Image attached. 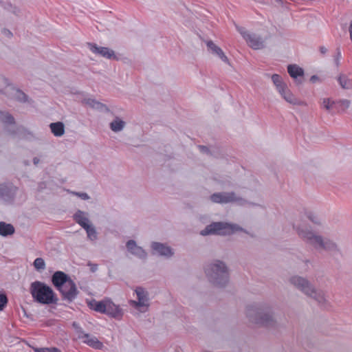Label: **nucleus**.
<instances>
[{"label":"nucleus","instance_id":"nucleus-1","mask_svg":"<svg viewBox=\"0 0 352 352\" xmlns=\"http://www.w3.org/2000/svg\"><path fill=\"white\" fill-rule=\"evenodd\" d=\"M249 322L259 327L272 328L276 326L273 308L267 304L250 305L245 311Z\"/></svg>","mask_w":352,"mask_h":352},{"label":"nucleus","instance_id":"nucleus-2","mask_svg":"<svg viewBox=\"0 0 352 352\" xmlns=\"http://www.w3.org/2000/svg\"><path fill=\"white\" fill-rule=\"evenodd\" d=\"M288 281L303 294L315 300L319 305L326 307L329 305L324 292L316 289L307 278L294 275L289 277Z\"/></svg>","mask_w":352,"mask_h":352},{"label":"nucleus","instance_id":"nucleus-3","mask_svg":"<svg viewBox=\"0 0 352 352\" xmlns=\"http://www.w3.org/2000/svg\"><path fill=\"white\" fill-rule=\"evenodd\" d=\"M298 236L307 243L315 248H320L328 252H340L338 245L333 241L323 238L320 235L316 234L312 230L307 228H301L294 226Z\"/></svg>","mask_w":352,"mask_h":352},{"label":"nucleus","instance_id":"nucleus-4","mask_svg":"<svg viewBox=\"0 0 352 352\" xmlns=\"http://www.w3.org/2000/svg\"><path fill=\"white\" fill-rule=\"evenodd\" d=\"M52 283L60 293L62 298L69 302H72L78 294L76 283L62 271H56L53 274Z\"/></svg>","mask_w":352,"mask_h":352},{"label":"nucleus","instance_id":"nucleus-5","mask_svg":"<svg viewBox=\"0 0 352 352\" xmlns=\"http://www.w3.org/2000/svg\"><path fill=\"white\" fill-rule=\"evenodd\" d=\"M30 291L34 301L40 304H56L58 300L53 289L45 283L38 280L31 283Z\"/></svg>","mask_w":352,"mask_h":352},{"label":"nucleus","instance_id":"nucleus-6","mask_svg":"<svg viewBox=\"0 0 352 352\" xmlns=\"http://www.w3.org/2000/svg\"><path fill=\"white\" fill-rule=\"evenodd\" d=\"M237 31L246 41L249 47L253 50H261L265 47V40L255 33H250L243 27L236 26Z\"/></svg>","mask_w":352,"mask_h":352},{"label":"nucleus","instance_id":"nucleus-7","mask_svg":"<svg viewBox=\"0 0 352 352\" xmlns=\"http://www.w3.org/2000/svg\"><path fill=\"white\" fill-rule=\"evenodd\" d=\"M3 80L6 85L7 87L3 89H0V93L6 95L9 98L15 100L19 102L25 103L28 101V96L20 89L16 88L10 83L7 78L3 77Z\"/></svg>","mask_w":352,"mask_h":352},{"label":"nucleus","instance_id":"nucleus-8","mask_svg":"<svg viewBox=\"0 0 352 352\" xmlns=\"http://www.w3.org/2000/svg\"><path fill=\"white\" fill-rule=\"evenodd\" d=\"M18 187L12 182H3L0 184V199L8 204L14 202Z\"/></svg>","mask_w":352,"mask_h":352},{"label":"nucleus","instance_id":"nucleus-9","mask_svg":"<svg viewBox=\"0 0 352 352\" xmlns=\"http://www.w3.org/2000/svg\"><path fill=\"white\" fill-rule=\"evenodd\" d=\"M205 273L208 280L214 285L220 284V261L215 260L207 264Z\"/></svg>","mask_w":352,"mask_h":352},{"label":"nucleus","instance_id":"nucleus-10","mask_svg":"<svg viewBox=\"0 0 352 352\" xmlns=\"http://www.w3.org/2000/svg\"><path fill=\"white\" fill-rule=\"evenodd\" d=\"M87 46L91 52L104 58L114 60H120V58L116 54L115 52L109 47H99L94 43H87Z\"/></svg>","mask_w":352,"mask_h":352},{"label":"nucleus","instance_id":"nucleus-11","mask_svg":"<svg viewBox=\"0 0 352 352\" xmlns=\"http://www.w3.org/2000/svg\"><path fill=\"white\" fill-rule=\"evenodd\" d=\"M151 248L153 254H157L166 258H170L174 254L173 250L165 243L152 242Z\"/></svg>","mask_w":352,"mask_h":352},{"label":"nucleus","instance_id":"nucleus-12","mask_svg":"<svg viewBox=\"0 0 352 352\" xmlns=\"http://www.w3.org/2000/svg\"><path fill=\"white\" fill-rule=\"evenodd\" d=\"M236 203L239 206H244L248 202L243 198L238 197L234 192H221V204L222 203Z\"/></svg>","mask_w":352,"mask_h":352},{"label":"nucleus","instance_id":"nucleus-13","mask_svg":"<svg viewBox=\"0 0 352 352\" xmlns=\"http://www.w3.org/2000/svg\"><path fill=\"white\" fill-rule=\"evenodd\" d=\"M126 247L129 252L140 258L144 259L147 256V253L145 250L142 248L138 246L134 240L128 241L126 242Z\"/></svg>","mask_w":352,"mask_h":352},{"label":"nucleus","instance_id":"nucleus-14","mask_svg":"<svg viewBox=\"0 0 352 352\" xmlns=\"http://www.w3.org/2000/svg\"><path fill=\"white\" fill-rule=\"evenodd\" d=\"M106 306L107 311L104 312V314H107L116 319H121L123 313L122 309L119 307V306L116 305L109 299H107Z\"/></svg>","mask_w":352,"mask_h":352},{"label":"nucleus","instance_id":"nucleus-15","mask_svg":"<svg viewBox=\"0 0 352 352\" xmlns=\"http://www.w3.org/2000/svg\"><path fill=\"white\" fill-rule=\"evenodd\" d=\"M287 72L289 76L296 80L297 84H301V79L304 76V70L297 65H289L287 66Z\"/></svg>","mask_w":352,"mask_h":352},{"label":"nucleus","instance_id":"nucleus-16","mask_svg":"<svg viewBox=\"0 0 352 352\" xmlns=\"http://www.w3.org/2000/svg\"><path fill=\"white\" fill-rule=\"evenodd\" d=\"M138 301H133L136 307H148V292L142 287H138L135 289Z\"/></svg>","mask_w":352,"mask_h":352},{"label":"nucleus","instance_id":"nucleus-17","mask_svg":"<svg viewBox=\"0 0 352 352\" xmlns=\"http://www.w3.org/2000/svg\"><path fill=\"white\" fill-rule=\"evenodd\" d=\"M239 231L248 233V232L237 224L221 222V235H230Z\"/></svg>","mask_w":352,"mask_h":352},{"label":"nucleus","instance_id":"nucleus-18","mask_svg":"<svg viewBox=\"0 0 352 352\" xmlns=\"http://www.w3.org/2000/svg\"><path fill=\"white\" fill-rule=\"evenodd\" d=\"M278 93L287 102L290 104L298 105L302 104V102L295 97V96L291 92L287 86H285L284 88H281Z\"/></svg>","mask_w":352,"mask_h":352},{"label":"nucleus","instance_id":"nucleus-19","mask_svg":"<svg viewBox=\"0 0 352 352\" xmlns=\"http://www.w3.org/2000/svg\"><path fill=\"white\" fill-rule=\"evenodd\" d=\"M107 299H104L101 301H97L95 299H92L87 302V305L89 309L94 310L96 312L104 314V312L107 311Z\"/></svg>","mask_w":352,"mask_h":352},{"label":"nucleus","instance_id":"nucleus-20","mask_svg":"<svg viewBox=\"0 0 352 352\" xmlns=\"http://www.w3.org/2000/svg\"><path fill=\"white\" fill-rule=\"evenodd\" d=\"M78 332L81 333V331H78ZM82 336H79V338H82L83 342L85 343H86L87 344H88L89 346H90L94 349H100L102 348V343L101 342H100L97 339V338H96L94 336H91L88 333H84L83 332H82Z\"/></svg>","mask_w":352,"mask_h":352},{"label":"nucleus","instance_id":"nucleus-21","mask_svg":"<svg viewBox=\"0 0 352 352\" xmlns=\"http://www.w3.org/2000/svg\"><path fill=\"white\" fill-rule=\"evenodd\" d=\"M199 234L201 236L219 235L220 234V222H213L207 226L204 230H201Z\"/></svg>","mask_w":352,"mask_h":352},{"label":"nucleus","instance_id":"nucleus-22","mask_svg":"<svg viewBox=\"0 0 352 352\" xmlns=\"http://www.w3.org/2000/svg\"><path fill=\"white\" fill-rule=\"evenodd\" d=\"M87 214L82 210H77L74 214V221L78 223L82 228H88L89 220L87 218Z\"/></svg>","mask_w":352,"mask_h":352},{"label":"nucleus","instance_id":"nucleus-23","mask_svg":"<svg viewBox=\"0 0 352 352\" xmlns=\"http://www.w3.org/2000/svg\"><path fill=\"white\" fill-rule=\"evenodd\" d=\"M83 102L92 109H95L99 111H109V109L107 107V106L99 101L96 100L95 99L92 98H85L83 100Z\"/></svg>","mask_w":352,"mask_h":352},{"label":"nucleus","instance_id":"nucleus-24","mask_svg":"<svg viewBox=\"0 0 352 352\" xmlns=\"http://www.w3.org/2000/svg\"><path fill=\"white\" fill-rule=\"evenodd\" d=\"M50 128L54 136L60 137L65 133V125L62 122H52Z\"/></svg>","mask_w":352,"mask_h":352},{"label":"nucleus","instance_id":"nucleus-25","mask_svg":"<svg viewBox=\"0 0 352 352\" xmlns=\"http://www.w3.org/2000/svg\"><path fill=\"white\" fill-rule=\"evenodd\" d=\"M14 231V228L12 224L3 221L0 222V235L7 236L13 234Z\"/></svg>","mask_w":352,"mask_h":352},{"label":"nucleus","instance_id":"nucleus-26","mask_svg":"<svg viewBox=\"0 0 352 352\" xmlns=\"http://www.w3.org/2000/svg\"><path fill=\"white\" fill-rule=\"evenodd\" d=\"M0 122L4 124H15L14 118L8 111L0 110Z\"/></svg>","mask_w":352,"mask_h":352},{"label":"nucleus","instance_id":"nucleus-27","mask_svg":"<svg viewBox=\"0 0 352 352\" xmlns=\"http://www.w3.org/2000/svg\"><path fill=\"white\" fill-rule=\"evenodd\" d=\"M125 126V122L116 118L110 123V129L114 132H118L123 129Z\"/></svg>","mask_w":352,"mask_h":352},{"label":"nucleus","instance_id":"nucleus-28","mask_svg":"<svg viewBox=\"0 0 352 352\" xmlns=\"http://www.w3.org/2000/svg\"><path fill=\"white\" fill-rule=\"evenodd\" d=\"M221 287L226 286L229 282V272L228 267L221 261Z\"/></svg>","mask_w":352,"mask_h":352},{"label":"nucleus","instance_id":"nucleus-29","mask_svg":"<svg viewBox=\"0 0 352 352\" xmlns=\"http://www.w3.org/2000/svg\"><path fill=\"white\" fill-rule=\"evenodd\" d=\"M271 78L278 91H279L281 88H284L285 86H287V85L283 82L282 78L280 75L274 74L272 76Z\"/></svg>","mask_w":352,"mask_h":352},{"label":"nucleus","instance_id":"nucleus-30","mask_svg":"<svg viewBox=\"0 0 352 352\" xmlns=\"http://www.w3.org/2000/svg\"><path fill=\"white\" fill-rule=\"evenodd\" d=\"M338 80L339 84L343 89H349L351 86V80L350 79L345 75H340Z\"/></svg>","mask_w":352,"mask_h":352},{"label":"nucleus","instance_id":"nucleus-31","mask_svg":"<svg viewBox=\"0 0 352 352\" xmlns=\"http://www.w3.org/2000/svg\"><path fill=\"white\" fill-rule=\"evenodd\" d=\"M206 43L208 51H210L214 54L220 55V47L216 45L212 41H208Z\"/></svg>","mask_w":352,"mask_h":352},{"label":"nucleus","instance_id":"nucleus-32","mask_svg":"<svg viewBox=\"0 0 352 352\" xmlns=\"http://www.w3.org/2000/svg\"><path fill=\"white\" fill-rule=\"evenodd\" d=\"M87 234V237L91 240H95L97 239V232L94 226L88 225V228H84Z\"/></svg>","mask_w":352,"mask_h":352},{"label":"nucleus","instance_id":"nucleus-33","mask_svg":"<svg viewBox=\"0 0 352 352\" xmlns=\"http://www.w3.org/2000/svg\"><path fill=\"white\" fill-rule=\"evenodd\" d=\"M33 265L37 271L43 270L45 268V263L42 258H36L34 260Z\"/></svg>","mask_w":352,"mask_h":352},{"label":"nucleus","instance_id":"nucleus-34","mask_svg":"<svg viewBox=\"0 0 352 352\" xmlns=\"http://www.w3.org/2000/svg\"><path fill=\"white\" fill-rule=\"evenodd\" d=\"M8 298L5 294H0V311H2L8 303Z\"/></svg>","mask_w":352,"mask_h":352},{"label":"nucleus","instance_id":"nucleus-35","mask_svg":"<svg viewBox=\"0 0 352 352\" xmlns=\"http://www.w3.org/2000/svg\"><path fill=\"white\" fill-rule=\"evenodd\" d=\"M35 352H61L60 349L51 347V348H37L34 349Z\"/></svg>","mask_w":352,"mask_h":352},{"label":"nucleus","instance_id":"nucleus-36","mask_svg":"<svg viewBox=\"0 0 352 352\" xmlns=\"http://www.w3.org/2000/svg\"><path fill=\"white\" fill-rule=\"evenodd\" d=\"M334 103V101H331L329 98H325L323 100L324 107L328 111L332 108Z\"/></svg>","mask_w":352,"mask_h":352},{"label":"nucleus","instance_id":"nucleus-37","mask_svg":"<svg viewBox=\"0 0 352 352\" xmlns=\"http://www.w3.org/2000/svg\"><path fill=\"white\" fill-rule=\"evenodd\" d=\"M0 6L6 10L11 12L12 8H13V5L10 2H4L3 1H0Z\"/></svg>","mask_w":352,"mask_h":352},{"label":"nucleus","instance_id":"nucleus-38","mask_svg":"<svg viewBox=\"0 0 352 352\" xmlns=\"http://www.w3.org/2000/svg\"><path fill=\"white\" fill-rule=\"evenodd\" d=\"M341 52L339 47L336 49V54L334 56V62L337 67L340 65V59L341 58Z\"/></svg>","mask_w":352,"mask_h":352},{"label":"nucleus","instance_id":"nucleus-39","mask_svg":"<svg viewBox=\"0 0 352 352\" xmlns=\"http://www.w3.org/2000/svg\"><path fill=\"white\" fill-rule=\"evenodd\" d=\"M211 200L215 203H220V192L214 193L210 197Z\"/></svg>","mask_w":352,"mask_h":352},{"label":"nucleus","instance_id":"nucleus-40","mask_svg":"<svg viewBox=\"0 0 352 352\" xmlns=\"http://www.w3.org/2000/svg\"><path fill=\"white\" fill-rule=\"evenodd\" d=\"M74 193L83 200H87L90 198L89 196L88 195V194L86 192H74Z\"/></svg>","mask_w":352,"mask_h":352},{"label":"nucleus","instance_id":"nucleus-41","mask_svg":"<svg viewBox=\"0 0 352 352\" xmlns=\"http://www.w3.org/2000/svg\"><path fill=\"white\" fill-rule=\"evenodd\" d=\"M2 34L8 38H12L13 36L12 32L7 28H3L2 30Z\"/></svg>","mask_w":352,"mask_h":352},{"label":"nucleus","instance_id":"nucleus-42","mask_svg":"<svg viewBox=\"0 0 352 352\" xmlns=\"http://www.w3.org/2000/svg\"><path fill=\"white\" fill-rule=\"evenodd\" d=\"M11 12L14 15L19 16L21 14V10L17 6L13 5V8H12Z\"/></svg>","mask_w":352,"mask_h":352},{"label":"nucleus","instance_id":"nucleus-43","mask_svg":"<svg viewBox=\"0 0 352 352\" xmlns=\"http://www.w3.org/2000/svg\"><path fill=\"white\" fill-rule=\"evenodd\" d=\"M87 265L90 267V270H91V272H95L98 270V265L97 264L89 262L87 263Z\"/></svg>","mask_w":352,"mask_h":352},{"label":"nucleus","instance_id":"nucleus-44","mask_svg":"<svg viewBox=\"0 0 352 352\" xmlns=\"http://www.w3.org/2000/svg\"><path fill=\"white\" fill-rule=\"evenodd\" d=\"M341 105L344 106L345 108H348L350 105V101L346 99L340 100L338 102Z\"/></svg>","mask_w":352,"mask_h":352},{"label":"nucleus","instance_id":"nucleus-45","mask_svg":"<svg viewBox=\"0 0 352 352\" xmlns=\"http://www.w3.org/2000/svg\"><path fill=\"white\" fill-rule=\"evenodd\" d=\"M198 147L199 148V151L201 153H206V154H208L210 153L208 148L206 146L199 145V146H198Z\"/></svg>","mask_w":352,"mask_h":352},{"label":"nucleus","instance_id":"nucleus-46","mask_svg":"<svg viewBox=\"0 0 352 352\" xmlns=\"http://www.w3.org/2000/svg\"><path fill=\"white\" fill-rule=\"evenodd\" d=\"M221 61H223L226 63H228L230 65L229 60L228 57L223 54V52L221 51Z\"/></svg>","mask_w":352,"mask_h":352},{"label":"nucleus","instance_id":"nucleus-47","mask_svg":"<svg viewBox=\"0 0 352 352\" xmlns=\"http://www.w3.org/2000/svg\"><path fill=\"white\" fill-rule=\"evenodd\" d=\"M349 32L350 39L352 42V20L351 21L349 26Z\"/></svg>","mask_w":352,"mask_h":352},{"label":"nucleus","instance_id":"nucleus-48","mask_svg":"<svg viewBox=\"0 0 352 352\" xmlns=\"http://www.w3.org/2000/svg\"><path fill=\"white\" fill-rule=\"evenodd\" d=\"M319 80V78L318 76L316 75H313L311 78H310V81L313 83L316 82L317 80Z\"/></svg>","mask_w":352,"mask_h":352},{"label":"nucleus","instance_id":"nucleus-49","mask_svg":"<svg viewBox=\"0 0 352 352\" xmlns=\"http://www.w3.org/2000/svg\"><path fill=\"white\" fill-rule=\"evenodd\" d=\"M319 50H320V53L322 54H326L327 52V49L324 46L320 47Z\"/></svg>","mask_w":352,"mask_h":352},{"label":"nucleus","instance_id":"nucleus-50","mask_svg":"<svg viewBox=\"0 0 352 352\" xmlns=\"http://www.w3.org/2000/svg\"><path fill=\"white\" fill-rule=\"evenodd\" d=\"M308 218H309V219L312 222H314V223H318V221H316V220L315 219L316 218L314 217V215H313V214H309V215L308 216Z\"/></svg>","mask_w":352,"mask_h":352},{"label":"nucleus","instance_id":"nucleus-51","mask_svg":"<svg viewBox=\"0 0 352 352\" xmlns=\"http://www.w3.org/2000/svg\"><path fill=\"white\" fill-rule=\"evenodd\" d=\"M40 160L38 157H35L33 158V163L34 165H37L39 163Z\"/></svg>","mask_w":352,"mask_h":352},{"label":"nucleus","instance_id":"nucleus-52","mask_svg":"<svg viewBox=\"0 0 352 352\" xmlns=\"http://www.w3.org/2000/svg\"><path fill=\"white\" fill-rule=\"evenodd\" d=\"M8 132L11 135H15L16 134V131L14 130H8Z\"/></svg>","mask_w":352,"mask_h":352},{"label":"nucleus","instance_id":"nucleus-53","mask_svg":"<svg viewBox=\"0 0 352 352\" xmlns=\"http://www.w3.org/2000/svg\"><path fill=\"white\" fill-rule=\"evenodd\" d=\"M18 130H19V131H26V129H25V128H23V126H20V127H19V128H18Z\"/></svg>","mask_w":352,"mask_h":352},{"label":"nucleus","instance_id":"nucleus-54","mask_svg":"<svg viewBox=\"0 0 352 352\" xmlns=\"http://www.w3.org/2000/svg\"><path fill=\"white\" fill-rule=\"evenodd\" d=\"M73 326H74L75 328H76V329H78V324H76V322H75L73 323Z\"/></svg>","mask_w":352,"mask_h":352}]
</instances>
